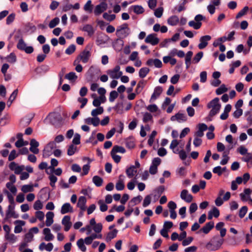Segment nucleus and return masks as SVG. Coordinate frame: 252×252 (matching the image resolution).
Instances as JSON below:
<instances>
[{"label":"nucleus","mask_w":252,"mask_h":252,"mask_svg":"<svg viewBox=\"0 0 252 252\" xmlns=\"http://www.w3.org/2000/svg\"><path fill=\"white\" fill-rule=\"evenodd\" d=\"M130 33V30L128 28V26L127 24L125 23L123 25L117 27L116 32V35L119 38L117 39V41H120L123 42L122 40L126 37Z\"/></svg>","instance_id":"f257e3e1"},{"label":"nucleus","mask_w":252,"mask_h":252,"mask_svg":"<svg viewBox=\"0 0 252 252\" xmlns=\"http://www.w3.org/2000/svg\"><path fill=\"white\" fill-rule=\"evenodd\" d=\"M207 106L208 109L211 108L209 112V116L213 117L216 115L219 112L221 108V104L219 102V98L218 97L214 98L207 104Z\"/></svg>","instance_id":"f03ea898"},{"label":"nucleus","mask_w":252,"mask_h":252,"mask_svg":"<svg viewBox=\"0 0 252 252\" xmlns=\"http://www.w3.org/2000/svg\"><path fill=\"white\" fill-rule=\"evenodd\" d=\"M223 243V239L218 236L214 237L206 245V248L209 251H215L219 250Z\"/></svg>","instance_id":"7ed1b4c3"},{"label":"nucleus","mask_w":252,"mask_h":252,"mask_svg":"<svg viewBox=\"0 0 252 252\" xmlns=\"http://www.w3.org/2000/svg\"><path fill=\"white\" fill-rule=\"evenodd\" d=\"M91 56V53L90 50H88L86 48L77 57L76 60L74 62V64H76L77 63H79L81 61L82 63H87Z\"/></svg>","instance_id":"20e7f679"},{"label":"nucleus","mask_w":252,"mask_h":252,"mask_svg":"<svg viewBox=\"0 0 252 252\" xmlns=\"http://www.w3.org/2000/svg\"><path fill=\"white\" fill-rule=\"evenodd\" d=\"M17 47L18 49L24 51L27 54H31L33 52V48L31 46H27L26 43L23 39H19Z\"/></svg>","instance_id":"39448f33"},{"label":"nucleus","mask_w":252,"mask_h":252,"mask_svg":"<svg viewBox=\"0 0 252 252\" xmlns=\"http://www.w3.org/2000/svg\"><path fill=\"white\" fill-rule=\"evenodd\" d=\"M107 73L112 79H119L123 74V72L120 71V66L119 65L115 66L112 69L108 70Z\"/></svg>","instance_id":"423d86ee"},{"label":"nucleus","mask_w":252,"mask_h":252,"mask_svg":"<svg viewBox=\"0 0 252 252\" xmlns=\"http://www.w3.org/2000/svg\"><path fill=\"white\" fill-rule=\"evenodd\" d=\"M107 4L105 2H101L95 6L94 9V14L96 16L99 15L107 9Z\"/></svg>","instance_id":"0eeeda50"},{"label":"nucleus","mask_w":252,"mask_h":252,"mask_svg":"<svg viewBox=\"0 0 252 252\" xmlns=\"http://www.w3.org/2000/svg\"><path fill=\"white\" fill-rule=\"evenodd\" d=\"M155 33H152L148 35L145 39V42L147 43H150L154 46L159 43V39L156 36Z\"/></svg>","instance_id":"6e6552de"},{"label":"nucleus","mask_w":252,"mask_h":252,"mask_svg":"<svg viewBox=\"0 0 252 252\" xmlns=\"http://www.w3.org/2000/svg\"><path fill=\"white\" fill-rule=\"evenodd\" d=\"M211 39V36L209 35L202 36L200 38V43L198 47L199 49H203L208 45V42Z\"/></svg>","instance_id":"1a4fd4ad"},{"label":"nucleus","mask_w":252,"mask_h":252,"mask_svg":"<svg viewBox=\"0 0 252 252\" xmlns=\"http://www.w3.org/2000/svg\"><path fill=\"white\" fill-rule=\"evenodd\" d=\"M180 197L182 200L188 203L191 202L193 199L192 195L189 194L187 189H183L181 191Z\"/></svg>","instance_id":"9d476101"},{"label":"nucleus","mask_w":252,"mask_h":252,"mask_svg":"<svg viewBox=\"0 0 252 252\" xmlns=\"http://www.w3.org/2000/svg\"><path fill=\"white\" fill-rule=\"evenodd\" d=\"M146 64L148 66H152L154 65L156 67L161 68L162 66V63L161 61L158 59H149L146 62Z\"/></svg>","instance_id":"9b49d317"},{"label":"nucleus","mask_w":252,"mask_h":252,"mask_svg":"<svg viewBox=\"0 0 252 252\" xmlns=\"http://www.w3.org/2000/svg\"><path fill=\"white\" fill-rule=\"evenodd\" d=\"M39 143L35 139H32L30 141V150L34 154H37L39 153V149L37 147L39 146Z\"/></svg>","instance_id":"f8f14e48"},{"label":"nucleus","mask_w":252,"mask_h":252,"mask_svg":"<svg viewBox=\"0 0 252 252\" xmlns=\"http://www.w3.org/2000/svg\"><path fill=\"white\" fill-rule=\"evenodd\" d=\"M70 217L69 216H65L62 220V223L64 226V230L68 231L70 228L72 223L70 221Z\"/></svg>","instance_id":"ddd939ff"},{"label":"nucleus","mask_w":252,"mask_h":252,"mask_svg":"<svg viewBox=\"0 0 252 252\" xmlns=\"http://www.w3.org/2000/svg\"><path fill=\"white\" fill-rule=\"evenodd\" d=\"M187 118L185 114L179 112L171 117L172 121H177L179 123L185 122L187 121Z\"/></svg>","instance_id":"4468645a"},{"label":"nucleus","mask_w":252,"mask_h":252,"mask_svg":"<svg viewBox=\"0 0 252 252\" xmlns=\"http://www.w3.org/2000/svg\"><path fill=\"white\" fill-rule=\"evenodd\" d=\"M125 177L121 174L119 176L118 182L116 184V189L118 190H122L125 188Z\"/></svg>","instance_id":"2eb2a0df"},{"label":"nucleus","mask_w":252,"mask_h":252,"mask_svg":"<svg viewBox=\"0 0 252 252\" xmlns=\"http://www.w3.org/2000/svg\"><path fill=\"white\" fill-rule=\"evenodd\" d=\"M73 212V207L70 204V203H65L62 205L61 209V213L62 214H65L68 213Z\"/></svg>","instance_id":"dca6fc26"},{"label":"nucleus","mask_w":252,"mask_h":252,"mask_svg":"<svg viewBox=\"0 0 252 252\" xmlns=\"http://www.w3.org/2000/svg\"><path fill=\"white\" fill-rule=\"evenodd\" d=\"M162 92V87L160 86L156 87L154 89L153 94H152L150 102H151L156 100L160 95Z\"/></svg>","instance_id":"f3484780"},{"label":"nucleus","mask_w":252,"mask_h":252,"mask_svg":"<svg viewBox=\"0 0 252 252\" xmlns=\"http://www.w3.org/2000/svg\"><path fill=\"white\" fill-rule=\"evenodd\" d=\"M86 201H87L86 198L84 196H81L79 197V198L78 199L77 206L83 211H84L86 210Z\"/></svg>","instance_id":"a211bd4d"},{"label":"nucleus","mask_w":252,"mask_h":252,"mask_svg":"<svg viewBox=\"0 0 252 252\" xmlns=\"http://www.w3.org/2000/svg\"><path fill=\"white\" fill-rule=\"evenodd\" d=\"M54 214L52 212H48L46 214V225L47 226H50L53 223V218Z\"/></svg>","instance_id":"6ab92c4d"},{"label":"nucleus","mask_w":252,"mask_h":252,"mask_svg":"<svg viewBox=\"0 0 252 252\" xmlns=\"http://www.w3.org/2000/svg\"><path fill=\"white\" fill-rule=\"evenodd\" d=\"M251 193V190L250 189H245L243 193L240 194L241 199L243 201H246L250 198V194Z\"/></svg>","instance_id":"aec40b11"},{"label":"nucleus","mask_w":252,"mask_h":252,"mask_svg":"<svg viewBox=\"0 0 252 252\" xmlns=\"http://www.w3.org/2000/svg\"><path fill=\"white\" fill-rule=\"evenodd\" d=\"M15 224H17L14 228V232L15 233H20L22 230V226L24 225L25 224V221L20 220H16L14 222Z\"/></svg>","instance_id":"412c9836"},{"label":"nucleus","mask_w":252,"mask_h":252,"mask_svg":"<svg viewBox=\"0 0 252 252\" xmlns=\"http://www.w3.org/2000/svg\"><path fill=\"white\" fill-rule=\"evenodd\" d=\"M214 227V223L213 221L207 222L201 229L205 234L208 233Z\"/></svg>","instance_id":"4be33fe9"},{"label":"nucleus","mask_w":252,"mask_h":252,"mask_svg":"<svg viewBox=\"0 0 252 252\" xmlns=\"http://www.w3.org/2000/svg\"><path fill=\"white\" fill-rule=\"evenodd\" d=\"M220 216V211L219 210L214 207L213 209L210 211L208 213V219L209 220H211L214 216L215 218H218Z\"/></svg>","instance_id":"5701e85b"},{"label":"nucleus","mask_w":252,"mask_h":252,"mask_svg":"<svg viewBox=\"0 0 252 252\" xmlns=\"http://www.w3.org/2000/svg\"><path fill=\"white\" fill-rule=\"evenodd\" d=\"M43 234L45 235L44 239L46 241H51L54 238V235L51 233L50 229L48 228L43 229Z\"/></svg>","instance_id":"b1692460"},{"label":"nucleus","mask_w":252,"mask_h":252,"mask_svg":"<svg viewBox=\"0 0 252 252\" xmlns=\"http://www.w3.org/2000/svg\"><path fill=\"white\" fill-rule=\"evenodd\" d=\"M82 31L87 32L89 36H92L94 32L93 26L89 24L85 25L82 28Z\"/></svg>","instance_id":"393cba45"},{"label":"nucleus","mask_w":252,"mask_h":252,"mask_svg":"<svg viewBox=\"0 0 252 252\" xmlns=\"http://www.w3.org/2000/svg\"><path fill=\"white\" fill-rule=\"evenodd\" d=\"M15 212L14 211V206H12L11 205H9L8 210L6 213V219L10 218L11 217H13L14 218H17V215H15Z\"/></svg>","instance_id":"a878e982"},{"label":"nucleus","mask_w":252,"mask_h":252,"mask_svg":"<svg viewBox=\"0 0 252 252\" xmlns=\"http://www.w3.org/2000/svg\"><path fill=\"white\" fill-rule=\"evenodd\" d=\"M137 173V170L135 166L132 165L126 170V173L129 178L133 177Z\"/></svg>","instance_id":"bb28decb"},{"label":"nucleus","mask_w":252,"mask_h":252,"mask_svg":"<svg viewBox=\"0 0 252 252\" xmlns=\"http://www.w3.org/2000/svg\"><path fill=\"white\" fill-rule=\"evenodd\" d=\"M193 55V52L191 51H188L185 57V64L186 68L188 69L189 67L191 64V59Z\"/></svg>","instance_id":"cd10ccee"},{"label":"nucleus","mask_w":252,"mask_h":252,"mask_svg":"<svg viewBox=\"0 0 252 252\" xmlns=\"http://www.w3.org/2000/svg\"><path fill=\"white\" fill-rule=\"evenodd\" d=\"M179 22V18L176 15H173L170 17L167 20V23L172 26L177 25Z\"/></svg>","instance_id":"c85d7f7f"},{"label":"nucleus","mask_w":252,"mask_h":252,"mask_svg":"<svg viewBox=\"0 0 252 252\" xmlns=\"http://www.w3.org/2000/svg\"><path fill=\"white\" fill-rule=\"evenodd\" d=\"M142 199V197L140 195H138L136 197H133L129 202L128 206H131V207L139 203Z\"/></svg>","instance_id":"c756f323"},{"label":"nucleus","mask_w":252,"mask_h":252,"mask_svg":"<svg viewBox=\"0 0 252 252\" xmlns=\"http://www.w3.org/2000/svg\"><path fill=\"white\" fill-rule=\"evenodd\" d=\"M146 85V81L144 80L140 81L137 84L136 88L135 89V92L137 94H140Z\"/></svg>","instance_id":"7c9ffc66"},{"label":"nucleus","mask_w":252,"mask_h":252,"mask_svg":"<svg viewBox=\"0 0 252 252\" xmlns=\"http://www.w3.org/2000/svg\"><path fill=\"white\" fill-rule=\"evenodd\" d=\"M134 13L137 14H140L144 12L143 7L139 5H132L130 7Z\"/></svg>","instance_id":"2f4dec72"},{"label":"nucleus","mask_w":252,"mask_h":252,"mask_svg":"<svg viewBox=\"0 0 252 252\" xmlns=\"http://www.w3.org/2000/svg\"><path fill=\"white\" fill-rule=\"evenodd\" d=\"M92 180L96 187H100L103 183V179L98 176H94Z\"/></svg>","instance_id":"473e14b6"},{"label":"nucleus","mask_w":252,"mask_h":252,"mask_svg":"<svg viewBox=\"0 0 252 252\" xmlns=\"http://www.w3.org/2000/svg\"><path fill=\"white\" fill-rule=\"evenodd\" d=\"M111 152L113 153V154H116L117 153H121L124 154L126 152V150L124 147L122 146L115 145L113 147Z\"/></svg>","instance_id":"72a5a7b5"},{"label":"nucleus","mask_w":252,"mask_h":252,"mask_svg":"<svg viewBox=\"0 0 252 252\" xmlns=\"http://www.w3.org/2000/svg\"><path fill=\"white\" fill-rule=\"evenodd\" d=\"M117 232L118 231L116 229H114L113 231L109 232L106 237V241L109 242L115 238L117 236Z\"/></svg>","instance_id":"f704fd0d"},{"label":"nucleus","mask_w":252,"mask_h":252,"mask_svg":"<svg viewBox=\"0 0 252 252\" xmlns=\"http://www.w3.org/2000/svg\"><path fill=\"white\" fill-rule=\"evenodd\" d=\"M150 71V69L148 67H142L139 71V76L140 78H143L146 76Z\"/></svg>","instance_id":"c9c22d12"},{"label":"nucleus","mask_w":252,"mask_h":252,"mask_svg":"<svg viewBox=\"0 0 252 252\" xmlns=\"http://www.w3.org/2000/svg\"><path fill=\"white\" fill-rule=\"evenodd\" d=\"M21 190L24 193L32 192L33 190V187L32 185H25L21 188Z\"/></svg>","instance_id":"e433bc0d"},{"label":"nucleus","mask_w":252,"mask_h":252,"mask_svg":"<svg viewBox=\"0 0 252 252\" xmlns=\"http://www.w3.org/2000/svg\"><path fill=\"white\" fill-rule=\"evenodd\" d=\"M103 108L102 107H98L96 109H93L91 112V115L93 117H96L98 115H100L103 112Z\"/></svg>","instance_id":"4c0bfd02"},{"label":"nucleus","mask_w":252,"mask_h":252,"mask_svg":"<svg viewBox=\"0 0 252 252\" xmlns=\"http://www.w3.org/2000/svg\"><path fill=\"white\" fill-rule=\"evenodd\" d=\"M77 151V147L73 144H71L68 146L67 154L69 156L73 155Z\"/></svg>","instance_id":"58836bf2"},{"label":"nucleus","mask_w":252,"mask_h":252,"mask_svg":"<svg viewBox=\"0 0 252 252\" xmlns=\"http://www.w3.org/2000/svg\"><path fill=\"white\" fill-rule=\"evenodd\" d=\"M65 78L70 81H75L77 79V76L75 72H70L65 75Z\"/></svg>","instance_id":"ea45409f"},{"label":"nucleus","mask_w":252,"mask_h":252,"mask_svg":"<svg viewBox=\"0 0 252 252\" xmlns=\"http://www.w3.org/2000/svg\"><path fill=\"white\" fill-rule=\"evenodd\" d=\"M84 241L82 238L79 239L77 242V245L79 249L82 252H85L86 251V247L84 245Z\"/></svg>","instance_id":"a19ab883"},{"label":"nucleus","mask_w":252,"mask_h":252,"mask_svg":"<svg viewBox=\"0 0 252 252\" xmlns=\"http://www.w3.org/2000/svg\"><path fill=\"white\" fill-rule=\"evenodd\" d=\"M227 91V89L226 88L225 85L222 84L216 90V93L217 95H220Z\"/></svg>","instance_id":"79ce46f5"},{"label":"nucleus","mask_w":252,"mask_h":252,"mask_svg":"<svg viewBox=\"0 0 252 252\" xmlns=\"http://www.w3.org/2000/svg\"><path fill=\"white\" fill-rule=\"evenodd\" d=\"M201 22H197L194 21H190L189 22V25L195 30L199 29L201 26Z\"/></svg>","instance_id":"37998d69"},{"label":"nucleus","mask_w":252,"mask_h":252,"mask_svg":"<svg viewBox=\"0 0 252 252\" xmlns=\"http://www.w3.org/2000/svg\"><path fill=\"white\" fill-rule=\"evenodd\" d=\"M179 142L176 139L173 140L172 141L170 145V148L172 150L173 152L174 153L177 154L178 152V149L175 150V148L178 145Z\"/></svg>","instance_id":"c03bdc74"},{"label":"nucleus","mask_w":252,"mask_h":252,"mask_svg":"<svg viewBox=\"0 0 252 252\" xmlns=\"http://www.w3.org/2000/svg\"><path fill=\"white\" fill-rule=\"evenodd\" d=\"M203 56V52H198L193 58L192 60V63H197L200 60L202 59Z\"/></svg>","instance_id":"a18cd8bd"},{"label":"nucleus","mask_w":252,"mask_h":252,"mask_svg":"<svg viewBox=\"0 0 252 252\" xmlns=\"http://www.w3.org/2000/svg\"><path fill=\"white\" fill-rule=\"evenodd\" d=\"M103 18L107 21L111 22L115 19L116 15L115 14L109 15L108 13L105 12L103 14Z\"/></svg>","instance_id":"49530a36"},{"label":"nucleus","mask_w":252,"mask_h":252,"mask_svg":"<svg viewBox=\"0 0 252 252\" xmlns=\"http://www.w3.org/2000/svg\"><path fill=\"white\" fill-rule=\"evenodd\" d=\"M5 238L11 243H14L16 241V237L13 234H5Z\"/></svg>","instance_id":"de8ad7c7"},{"label":"nucleus","mask_w":252,"mask_h":252,"mask_svg":"<svg viewBox=\"0 0 252 252\" xmlns=\"http://www.w3.org/2000/svg\"><path fill=\"white\" fill-rule=\"evenodd\" d=\"M6 187L7 189H9L11 193L15 194L17 192V189L16 187L13 185L12 183H7L6 184Z\"/></svg>","instance_id":"09e8293b"},{"label":"nucleus","mask_w":252,"mask_h":252,"mask_svg":"<svg viewBox=\"0 0 252 252\" xmlns=\"http://www.w3.org/2000/svg\"><path fill=\"white\" fill-rule=\"evenodd\" d=\"M60 22V19L58 17H56L52 19L49 24V27L51 29H53Z\"/></svg>","instance_id":"8fccbe9b"},{"label":"nucleus","mask_w":252,"mask_h":252,"mask_svg":"<svg viewBox=\"0 0 252 252\" xmlns=\"http://www.w3.org/2000/svg\"><path fill=\"white\" fill-rule=\"evenodd\" d=\"M249 10V7L248 6H245L241 10H240L237 14L236 18L239 19L242 16L245 15Z\"/></svg>","instance_id":"3c124183"},{"label":"nucleus","mask_w":252,"mask_h":252,"mask_svg":"<svg viewBox=\"0 0 252 252\" xmlns=\"http://www.w3.org/2000/svg\"><path fill=\"white\" fill-rule=\"evenodd\" d=\"M118 96V93L116 91H111L110 93L109 100L110 102H113Z\"/></svg>","instance_id":"603ef678"},{"label":"nucleus","mask_w":252,"mask_h":252,"mask_svg":"<svg viewBox=\"0 0 252 252\" xmlns=\"http://www.w3.org/2000/svg\"><path fill=\"white\" fill-rule=\"evenodd\" d=\"M92 7L93 5L92 4V1L91 0H89L85 4L84 6V9L86 11L91 12L92 11Z\"/></svg>","instance_id":"864d4df0"},{"label":"nucleus","mask_w":252,"mask_h":252,"mask_svg":"<svg viewBox=\"0 0 252 252\" xmlns=\"http://www.w3.org/2000/svg\"><path fill=\"white\" fill-rule=\"evenodd\" d=\"M6 60L9 63H13L16 61V57L14 53H11L7 57Z\"/></svg>","instance_id":"5fc2aeb1"},{"label":"nucleus","mask_w":252,"mask_h":252,"mask_svg":"<svg viewBox=\"0 0 252 252\" xmlns=\"http://www.w3.org/2000/svg\"><path fill=\"white\" fill-rule=\"evenodd\" d=\"M248 211V207L246 206H243L239 210V216L240 218L244 217Z\"/></svg>","instance_id":"6e6d98bb"},{"label":"nucleus","mask_w":252,"mask_h":252,"mask_svg":"<svg viewBox=\"0 0 252 252\" xmlns=\"http://www.w3.org/2000/svg\"><path fill=\"white\" fill-rule=\"evenodd\" d=\"M75 49V45L74 44H71L65 50V53L67 55H71L74 52Z\"/></svg>","instance_id":"4d7b16f0"},{"label":"nucleus","mask_w":252,"mask_h":252,"mask_svg":"<svg viewBox=\"0 0 252 252\" xmlns=\"http://www.w3.org/2000/svg\"><path fill=\"white\" fill-rule=\"evenodd\" d=\"M116 123L118 127L117 131L119 133H121L123 130L124 125L123 122L120 121H116Z\"/></svg>","instance_id":"13d9d810"},{"label":"nucleus","mask_w":252,"mask_h":252,"mask_svg":"<svg viewBox=\"0 0 252 252\" xmlns=\"http://www.w3.org/2000/svg\"><path fill=\"white\" fill-rule=\"evenodd\" d=\"M80 143V135L78 133L74 134V138L72 140V144L79 145Z\"/></svg>","instance_id":"bf43d9fd"},{"label":"nucleus","mask_w":252,"mask_h":252,"mask_svg":"<svg viewBox=\"0 0 252 252\" xmlns=\"http://www.w3.org/2000/svg\"><path fill=\"white\" fill-rule=\"evenodd\" d=\"M43 208V204L41 202L38 200H36L33 204V208L35 210H39Z\"/></svg>","instance_id":"052dcab7"},{"label":"nucleus","mask_w":252,"mask_h":252,"mask_svg":"<svg viewBox=\"0 0 252 252\" xmlns=\"http://www.w3.org/2000/svg\"><path fill=\"white\" fill-rule=\"evenodd\" d=\"M153 118L152 115L148 112L145 113L144 114L143 121L144 123H147L149 121H151Z\"/></svg>","instance_id":"680f3d73"},{"label":"nucleus","mask_w":252,"mask_h":252,"mask_svg":"<svg viewBox=\"0 0 252 252\" xmlns=\"http://www.w3.org/2000/svg\"><path fill=\"white\" fill-rule=\"evenodd\" d=\"M15 18V14L11 13L6 18V24L10 25L11 24L14 20Z\"/></svg>","instance_id":"e2e57ef3"},{"label":"nucleus","mask_w":252,"mask_h":252,"mask_svg":"<svg viewBox=\"0 0 252 252\" xmlns=\"http://www.w3.org/2000/svg\"><path fill=\"white\" fill-rule=\"evenodd\" d=\"M18 155H19V154H17L16 153V150H13L10 152V153L8 156V160L9 161H12V160H14L16 157H17L18 156Z\"/></svg>","instance_id":"0e129e2a"},{"label":"nucleus","mask_w":252,"mask_h":252,"mask_svg":"<svg viewBox=\"0 0 252 252\" xmlns=\"http://www.w3.org/2000/svg\"><path fill=\"white\" fill-rule=\"evenodd\" d=\"M98 203L100 205V210L101 212H105L107 210L108 206L102 200H99Z\"/></svg>","instance_id":"69168bd1"},{"label":"nucleus","mask_w":252,"mask_h":252,"mask_svg":"<svg viewBox=\"0 0 252 252\" xmlns=\"http://www.w3.org/2000/svg\"><path fill=\"white\" fill-rule=\"evenodd\" d=\"M151 197L150 195H147L144 199V201L143 202V206L144 207L148 206L151 203Z\"/></svg>","instance_id":"338daca9"},{"label":"nucleus","mask_w":252,"mask_h":252,"mask_svg":"<svg viewBox=\"0 0 252 252\" xmlns=\"http://www.w3.org/2000/svg\"><path fill=\"white\" fill-rule=\"evenodd\" d=\"M126 146L129 149H132L134 147L135 144L130 139H127L126 140Z\"/></svg>","instance_id":"774afa93"}]
</instances>
